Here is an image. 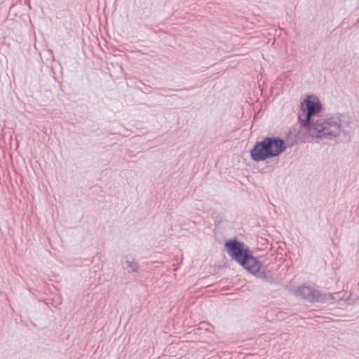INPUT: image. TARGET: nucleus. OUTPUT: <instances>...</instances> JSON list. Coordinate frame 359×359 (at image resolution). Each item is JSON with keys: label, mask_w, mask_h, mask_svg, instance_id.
<instances>
[{"label": "nucleus", "mask_w": 359, "mask_h": 359, "mask_svg": "<svg viewBox=\"0 0 359 359\" xmlns=\"http://www.w3.org/2000/svg\"><path fill=\"white\" fill-rule=\"evenodd\" d=\"M322 104L316 97L308 96L301 104L298 120L302 129L311 137L332 138L344 133L341 120L339 117L321 118L318 114Z\"/></svg>", "instance_id": "nucleus-1"}, {"label": "nucleus", "mask_w": 359, "mask_h": 359, "mask_svg": "<svg viewBox=\"0 0 359 359\" xmlns=\"http://www.w3.org/2000/svg\"><path fill=\"white\" fill-rule=\"evenodd\" d=\"M224 248L231 259L248 272L269 283L275 282L273 273L266 268L261 269V262L252 255L248 248L245 247L243 242L238 241L236 238L228 240L224 243Z\"/></svg>", "instance_id": "nucleus-2"}, {"label": "nucleus", "mask_w": 359, "mask_h": 359, "mask_svg": "<svg viewBox=\"0 0 359 359\" xmlns=\"http://www.w3.org/2000/svg\"><path fill=\"white\" fill-rule=\"evenodd\" d=\"M285 142L279 137H266L257 142L250 150V157L256 162L279 156L286 149Z\"/></svg>", "instance_id": "nucleus-3"}, {"label": "nucleus", "mask_w": 359, "mask_h": 359, "mask_svg": "<svg viewBox=\"0 0 359 359\" xmlns=\"http://www.w3.org/2000/svg\"><path fill=\"white\" fill-rule=\"evenodd\" d=\"M294 292L297 297H299L310 303H323L334 300V297L332 294H323L320 290L306 285L297 287L294 290Z\"/></svg>", "instance_id": "nucleus-4"}, {"label": "nucleus", "mask_w": 359, "mask_h": 359, "mask_svg": "<svg viewBox=\"0 0 359 359\" xmlns=\"http://www.w3.org/2000/svg\"><path fill=\"white\" fill-rule=\"evenodd\" d=\"M126 266H125V269H128V271L130 273L131 272H137L139 269V264L137 262H135L134 259H127L126 261Z\"/></svg>", "instance_id": "nucleus-5"}]
</instances>
